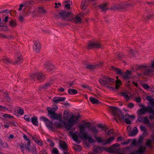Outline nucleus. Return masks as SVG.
I'll list each match as a JSON object with an SVG mask.
<instances>
[{
    "instance_id": "nucleus-46",
    "label": "nucleus",
    "mask_w": 154,
    "mask_h": 154,
    "mask_svg": "<svg viewBox=\"0 0 154 154\" xmlns=\"http://www.w3.org/2000/svg\"><path fill=\"white\" fill-rule=\"evenodd\" d=\"M0 29L2 30V31H5L8 29V27L6 26H0Z\"/></svg>"
},
{
    "instance_id": "nucleus-39",
    "label": "nucleus",
    "mask_w": 154,
    "mask_h": 154,
    "mask_svg": "<svg viewBox=\"0 0 154 154\" xmlns=\"http://www.w3.org/2000/svg\"><path fill=\"white\" fill-rule=\"evenodd\" d=\"M125 119L123 120H123L127 124H131V121L129 120V118L126 117L125 116Z\"/></svg>"
},
{
    "instance_id": "nucleus-6",
    "label": "nucleus",
    "mask_w": 154,
    "mask_h": 154,
    "mask_svg": "<svg viewBox=\"0 0 154 154\" xmlns=\"http://www.w3.org/2000/svg\"><path fill=\"white\" fill-rule=\"evenodd\" d=\"M87 13H85L84 11H82L80 13L79 15H77L75 18H71L70 19H68L66 21L69 22H72L75 23H80L81 22V19L80 17H82L83 16H85Z\"/></svg>"
},
{
    "instance_id": "nucleus-43",
    "label": "nucleus",
    "mask_w": 154,
    "mask_h": 154,
    "mask_svg": "<svg viewBox=\"0 0 154 154\" xmlns=\"http://www.w3.org/2000/svg\"><path fill=\"white\" fill-rule=\"evenodd\" d=\"M32 138L33 140L34 141L35 143L37 141H38V140H40V137L37 135L32 136Z\"/></svg>"
},
{
    "instance_id": "nucleus-32",
    "label": "nucleus",
    "mask_w": 154,
    "mask_h": 154,
    "mask_svg": "<svg viewBox=\"0 0 154 154\" xmlns=\"http://www.w3.org/2000/svg\"><path fill=\"white\" fill-rule=\"evenodd\" d=\"M95 138L97 140V142L99 143H102L103 144L105 140L104 139L101 137H98L97 135L94 136Z\"/></svg>"
},
{
    "instance_id": "nucleus-34",
    "label": "nucleus",
    "mask_w": 154,
    "mask_h": 154,
    "mask_svg": "<svg viewBox=\"0 0 154 154\" xmlns=\"http://www.w3.org/2000/svg\"><path fill=\"white\" fill-rule=\"evenodd\" d=\"M91 130L93 132L94 136H97V134L99 132V131L97 129L96 127L95 126H93L91 128Z\"/></svg>"
},
{
    "instance_id": "nucleus-38",
    "label": "nucleus",
    "mask_w": 154,
    "mask_h": 154,
    "mask_svg": "<svg viewBox=\"0 0 154 154\" xmlns=\"http://www.w3.org/2000/svg\"><path fill=\"white\" fill-rule=\"evenodd\" d=\"M69 113L66 111H65L63 114V118L64 120H67L68 119Z\"/></svg>"
},
{
    "instance_id": "nucleus-23",
    "label": "nucleus",
    "mask_w": 154,
    "mask_h": 154,
    "mask_svg": "<svg viewBox=\"0 0 154 154\" xmlns=\"http://www.w3.org/2000/svg\"><path fill=\"white\" fill-rule=\"evenodd\" d=\"M69 134L71 136L73 140L76 142L77 143H79V142L78 141V135L75 133H73L71 131H69Z\"/></svg>"
},
{
    "instance_id": "nucleus-57",
    "label": "nucleus",
    "mask_w": 154,
    "mask_h": 154,
    "mask_svg": "<svg viewBox=\"0 0 154 154\" xmlns=\"http://www.w3.org/2000/svg\"><path fill=\"white\" fill-rule=\"evenodd\" d=\"M143 137L142 136H141L139 138L138 142L139 143H141L143 142Z\"/></svg>"
},
{
    "instance_id": "nucleus-29",
    "label": "nucleus",
    "mask_w": 154,
    "mask_h": 154,
    "mask_svg": "<svg viewBox=\"0 0 154 154\" xmlns=\"http://www.w3.org/2000/svg\"><path fill=\"white\" fill-rule=\"evenodd\" d=\"M89 100L93 104H97L99 103V101L98 100L92 97H90Z\"/></svg>"
},
{
    "instance_id": "nucleus-2",
    "label": "nucleus",
    "mask_w": 154,
    "mask_h": 154,
    "mask_svg": "<svg viewBox=\"0 0 154 154\" xmlns=\"http://www.w3.org/2000/svg\"><path fill=\"white\" fill-rule=\"evenodd\" d=\"M48 113V115L53 120H57L59 121V122H54V125L57 128H59L62 127V125L60 122L62 120V113L59 114L56 113L54 110L53 109H47Z\"/></svg>"
},
{
    "instance_id": "nucleus-54",
    "label": "nucleus",
    "mask_w": 154,
    "mask_h": 154,
    "mask_svg": "<svg viewBox=\"0 0 154 154\" xmlns=\"http://www.w3.org/2000/svg\"><path fill=\"white\" fill-rule=\"evenodd\" d=\"M142 86L144 88L146 89H149V86L148 85L146 84H143L142 85Z\"/></svg>"
},
{
    "instance_id": "nucleus-56",
    "label": "nucleus",
    "mask_w": 154,
    "mask_h": 154,
    "mask_svg": "<svg viewBox=\"0 0 154 154\" xmlns=\"http://www.w3.org/2000/svg\"><path fill=\"white\" fill-rule=\"evenodd\" d=\"M135 100L137 103H140L141 102V98L140 97H136Z\"/></svg>"
},
{
    "instance_id": "nucleus-15",
    "label": "nucleus",
    "mask_w": 154,
    "mask_h": 154,
    "mask_svg": "<svg viewBox=\"0 0 154 154\" xmlns=\"http://www.w3.org/2000/svg\"><path fill=\"white\" fill-rule=\"evenodd\" d=\"M44 68L47 69V70L50 69L49 71H50L52 70L55 69L54 65L52 64L49 62H45L44 64Z\"/></svg>"
},
{
    "instance_id": "nucleus-26",
    "label": "nucleus",
    "mask_w": 154,
    "mask_h": 154,
    "mask_svg": "<svg viewBox=\"0 0 154 154\" xmlns=\"http://www.w3.org/2000/svg\"><path fill=\"white\" fill-rule=\"evenodd\" d=\"M114 137H110L106 140H105V141L103 143V144L105 145L108 144H110V142L113 141L114 140Z\"/></svg>"
},
{
    "instance_id": "nucleus-37",
    "label": "nucleus",
    "mask_w": 154,
    "mask_h": 154,
    "mask_svg": "<svg viewBox=\"0 0 154 154\" xmlns=\"http://www.w3.org/2000/svg\"><path fill=\"white\" fill-rule=\"evenodd\" d=\"M2 60L7 64L12 63V61L8 58H3Z\"/></svg>"
},
{
    "instance_id": "nucleus-63",
    "label": "nucleus",
    "mask_w": 154,
    "mask_h": 154,
    "mask_svg": "<svg viewBox=\"0 0 154 154\" xmlns=\"http://www.w3.org/2000/svg\"><path fill=\"white\" fill-rule=\"evenodd\" d=\"M128 106L129 107L132 108H133L134 106V104L132 103H130L128 105Z\"/></svg>"
},
{
    "instance_id": "nucleus-8",
    "label": "nucleus",
    "mask_w": 154,
    "mask_h": 154,
    "mask_svg": "<svg viewBox=\"0 0 154 154\" xmlns=\"http://www.w3.org/2000/svg\"><path fill=\"white\" fill-rule=\"evenodd\" d=\"M90 124V123L89 122H87L84 123L83 125L79 126V128L81 134L87 133L85 132L86 128H87L89 130L91 129L92 127Z\"/></svg>"
},
{
    "instance_id": "nucleus-16",
    "label": "nucleus",
    "mask_w": 154,
    "mask_h": 154,
    "mask_svg": "<svg viewBox=\"0 0 154 154\" xmlns=\"http://www.w3.org/2000/svg\"><path fill=\"white\" fill-rule=\"evenodd\" d=\"M103 149L105 150L106 149V148L98 146H94L93 147V149L94 152L97 153L102 152Z\"/></svg>"
},
{
    "instance_id": "nucleus-35",
    "label": "nucleus",
    "mask_w": 154,
    "mask_h": 154,
    "mask_svg": "<svg viewBox=\"0 0 154 154\" xmlns=\"http://www.w3.org/2000/svg\"><path fill=\"white\" fill-rule=\"evenodd\" d=\"M107 4H104L103 5H100L99 7L101 9L102 11H104L107 10L106 7Z\"/></svg>"
},
{
    "instance_id": "nucleus-3",
    "label": "nucleus",
    "mask_w": 154,
    "mask_h": 154,
    "mask_svg": "<svg viewBox=\"0 0 154 154\" xmlns=\"http://www.w3.org/2000/svg\"><path fill=\"white\" fill-rule=\"evenodd\" d=\"M78 116H72L67 120V122H65L64 124L66 129L67 130H69L74 125V123L77 122L76 121L79 119Z\"/></svg>"
},
{
    "instance_id": "nucleus-7",
    "label": "nucleus",
    "mask_w": 154,
    "mask_h": 154,
    "mask_svg": "<svg viewBox=\"0 0 154 154\" xmlns=\"http://www.w3.org/2000/svg\"><path fill=\"white\" fill-rule=\"evenodd\" d=\"M142 108L139 110H138L137 111V112H139L140 115H144L146 112H152L153 114L154 113V111L152 107H147L143 105H142Z\"/></svg>"
},
{
    "instance_id": "nucleus-11",
    "label": "nucleus",
    "mask_w": 154,
    "mask_h": 154,
    "mask_svg": "<svg viewBox=\"0 0 154 154\" xmlns=\"http://www.w3.org/2000/svg\"><path fill=\"white\" fill-rule=\"evenodd\" d=\"M58 14L62 18V20H66V18L71 16L72 13L70 12H67L65 11H61L58 13Z\"/></svg>"
},
{
    "instance_id": "nucleus-62",
    "label": "nucleus",
    "mask_w": 154,
    "mask_h": 154,
    "mask_svg": "<svg viewBox=\"0 0 154 154\" xmlns=\"http://www.w3.org/2000/svg\"><path fill=\"white\" fill-rule=\"evenodd\" d=\"M113 130L112 129L109 130L107 133V134L109 136L113 132Z\"/></svg>"
},
{
    "instance_id": "nucleus-4",
    "label": "nucleus",
    "mask_w": 154,
    "mask_h": 154,
    "mask_svg": "<svg viewBox=\"0 0 154 154\" xmlns=\"http://www.w3.org/2000/svg\"><path fill=\"white\" fill-rule=\"evenodd\" d=\"M109 110L115 117L119 118L120 120L124 119V115L122 114V111L117 107L111 106L110 107Z\"/></svg>"
},
{
    "instance_id": "nucleus-19",
    "label": "nucleus",
    "mask_w": 154,
    "mask_h": 154,
    "mask_svg": "<svg viewBox=\"0 0 154 154\" xmlns=\"http://www.w3.org/2000/svg\"><path fill=\"white\" fill-rule=\"evenodd\" d=\"M66 97H55L53 98L52 100L54 103L55 104H57L60 102L64 101Z\"/></svg>"
},
{
    "instance_id": "nucleus-18",
    "label": "nucleus",
    "mask_w": 154,
    "mask_h": 154,
    "mask_svg": "<svg viewBox=\"0 0 154 154\" xmlns=\"http://www.w3.org/2000/svg\"><path fill=\"white\" fill-rule=\"evenodd\" d=\"M16 57L17 58L15 62L13 63V64H19L22 62L23 57L20 54L16 55Z\"/></svg>"
},
{
    "instance_id": "nucleus-9",
    "label": "nucleus",
    "mask_w": 154,
    "mask_h": 154,
    "mask_svg": "<svg viewBox=\"0 0 154 154\" xmlns=\"http://www.w3.org/2000/svg\"><path fill=\"white\" fill-rule=\"evenodd\" d=\"M90 124V123L89 122H87L84 123L83 125L79 126V128L81 134L87 133L85 132L86 128H87L89 130L91 129L92 127Z\"/></svg>"
},
{
    "instance_id": "nucleus-22",
    "label": "nucleus",
    "mask_w": 154,
    "mask_h": 154,
    "mask_svg": "<svg viewBox=\"0 0 154 154\" xmlns=\"http://www.w3.org/2000/svg\"><path fill=\"white\" fill-rule=\"evenodd\" d=\"M120 95L121 96H123L124 98L127 101L129 100L130 99V97L128 95L126 92H122L120 93Z\"/></svg>"
},
{
    "instance_id": "nucleus-30",
    "label": "nucleus",
    "mask_w": 154,
    "mask_h": 154,
    "mask_svg": "<svg viewBox=\"0 0 154 154\" xmlns=\"http://www.w3.org/2000/svg\"><path fill=\"white\" fill-rule=\"evenodd\" d=\"M9 25L11 27L14 28L17 26V23L15 20H12L10 21Z\"/></svg>"
},
{
    "instance_id": "nucleus-31",
    "label": "nucleus",
    "mask_w": 154,
    "mask_h": 154,
    "mask_svg": "<svg viewBox=\"0 0 154 154\" xmlns=\"http://www.w3.org/2000/svg\"><path fill=\"white\" fill-rule=\"evenodd\" d=\"M131 72L130 71L127 70L125 73H122V74L121 75L123 76L125 78L127 79H128L130 75Z\"/></svg>"
},
{
    "instance_id": "nucleus-5",
    "label": "nucleus",
    "mask_w": 154,
    "mask_h": 154,
    "mask_svg": "<svg viewBox=\"0 0 154 154\" xmlns=\"http://www.w3.org/2000/svg\"><path fill=\"white\" fill-rule=\"evenodd\" d=\"M44 74L41 72H37L33 73L30 77L31 80L35 81L37 79L38 81L41 82L43 81L45 78Z\"/></svg>"
},
{
    "instance_id": "nucleus-10",
    "label": "nucleus",
    "mask_w": 154,
    "mask_h": 154,
    "mask_svg": "<svg viewBox=\"0 0 154 154\" xmlns=\"http://www.w3.org/2000/svg\"><path fill=\"white\" fill-rule=\"evenodd\" d=\"M86 48L88 49L97 48H102V46L100 44L89 41Z\"/></svg>"
},
{
    "instance_id": "nucleus-53",
    "label": "nucleus",
    "mask_w": 154,
    "mask_h": 154,
    "mask_svg": "<svg viewBox=\"0 0 154 154\" xmlns=\"http://www.w3.org/2000/svg\"><path fill=\"white\" fill-rule=\"evenodd\" d=\"M17 113L20 115H23L24 113V111L22 109H20L17 110Z\"/></svg>"
},
{
    "instance_id": "nucleus-51",
    "label": "nucleus",
    "mask_w": 154,
    "mask_h": 154,
    "mask_svg": "<svg viewBox=\"0 0 154 154\" xmlns=\"http://www.w3.org/2000/svg\"><path fill=\"white\" fill-rule=\"evenodd\" d=\"M144 118L143 116H141L139 117L137 119V121H139L140 122L143 123Z\"/></svg>"
},
{
    "instance_id": "nucleus-12",
    "label": "nucleus",
    "mask_w": 154,
    "mask_h": 154,
    "mask_svg": "<svg viewBox=\"0 0 154 154\" xmlns=\"http://www.w3.org/2000/svg\"><path fill=\"white\" fill-rule=\"evenodd\" d=\"M103 63V62H100L99 63L92 64H87L86 67L88 69H93L99 68L102 66Z\"/></svg>"
},
{
    "instance_id": "nucleus-1",
    "label": "nucleus",
    "mask_w": 154,
    "mask_h": 154,
    "mask_svg": "<svg viewBox=\"0 0 154 154\" xmlns=\"http://www.w3.org/2000/svg\"><path fill=\"white\" fill-rule=\"evenodd\" d=\"M116 78L117 80L115 81L108 76H105L103 79H99L98 81L102 86H105L110 90L114 91L115 89L117 90L122 84L121 81L118 79V77L116 76Z\"/></svg>"
},
{
    "instance_id": "nucleus-33",
    "label": "nucleus",
    "mask_w": 154,
    "mask_h": 154,
    "mask_svg": "<svg viewBox=\"0 0 154 154\" xmlns=\"http://www.w3.org/2000/svg\"><path fill=\"white\" fill-rule=\"evenodd\" d=\"M31 122L33 125L36 126H38V123L36 117H33L31 119Z\"/></svg>"
},
{
    "instance_id": "nucleus-64",
    "label": "nucleus",
    "mask_w": 154,
    "mask_h": 154,
    "mask_svg": "<svg viewBox=\"0 0 154 154\" xmlns=\"http://www.w3.org/2000/svg\"><path fill=\"white\" fill-rule=\"evenodd\" d=\"M151 105L154 106V99H151L150 101L149 102Z\"/></svg>"
},
{
    "instance_id": "nucleus-36",
    "label": "nucleus",
    "mask_w": 154,
    "mask_h": 154,
    "mask_svg": "<svg viewBox=\"0 0 154 154\" xmlns=\"http://www.w3.org/2000/svg\"><path fill=\"white\" fill-rule=\"evenodd\" d=\"M68 93L70 94H75L77 93V91L74 89H70L68 90Z\"/></svg>"
},
{
    "instance_id": "nucleus-24",
    "label": "nucleus",
    "mask_w": 154,
    "mask_h": 154,
    "mask_svg": "<svg viewBox=\"0 0 154 154\" xmlns=\"http://www.w3.org/2000/svg\"><path fill=\"white\" fill-rule=\"evenodd\" d=\"M143 123L146 124H148V126L150 127H152L154 125L153 123H150L149 122L147 117L146 116H145L144 118Z\"/></svg>"
},
{
    "instance_id": "nucleus-14",
    "label": "nucleus",
    "mask_w": 154,
    "mask_h": 154,
    "mask_svg": "<svg viewBox=\"0 0 154 154\" xmlns=\"http://www.w3.org/2000/svg\"><path fill=\"white\" fill-rule=\"evenodd\" d=\"M80 137L81 138H83L85 139L88 140V141L90 143H92L94 142V140L91 137H89L87 133H84L83 134H80ZM91 137V136H90Z\"/></svg>"
},
{
    "instance_id": "nucleus-60",
    "label": "nucleus",
    "mask_w": 154,
    "mask_h": 154,
    "mask_svg": "<svg viewBox=\"0 0 154 154\" xmlns=\"http://www.w3.org/2000/svg\"><path fill=\"white\" fill-rule=\"evenodd\" d=\"M152 143V142L150 140L148 139L146 142V146H148L149 145H150Z\"/></svg>"
},
{
    "instance_id": "nucleus-25",
    "label": "nucleus",
    "mask_w": 154,
    "mask_h": 154,
    "mask_svg": "<svg viewBox=\"0 0 154 154\" xmlns=\"http://www.w3.org/2000/svg\"><path fill=\"white\" fill-rule=\"evenodd\" d=\"M153 70L150 68L146 69L144 71V74L146 75H152Z\"/></svg>"
},
{
    "instance_id": "nucleus-42",
    "label": "nucleus",
    "mask_w": 154,
    "mask_h": 154,
    "mask_svg": "<svg viewBox=\"0 0 154 154\" xmlns=\"http://www.w3.org/2000/svg\"><path fill=\"white\" fill-rule=\"evenodd\" d=\"M51 85V83L50 82H48L44 85L42 86V88L44 89H46L48 88V87L50 86Z\"/></svg>"
},
{
    "instance_id": "nucleus-17",
    "label": "nucleus",
    "mask_w": 154,
    "mask_h": 154,
    "mask_svg": "<svg viewBox=\"0 0 154 154\" xmlns=\"http://www.w3.org/2000/svg\"><path fill=\"white\" fill-rule=\"evenodd\" d=\"M145 148L142 146H140L137 151H136L134 152H131L130 154H142L145 151Z\"/></svg>"
},
{
    "instance_id": "nucleus-28",
    "label": "nucleus",
    "mask_w": 154,
    "mask_h": 154,
    "mask_svg": "<svg viewBox=\"0 0 154 154\" xmlns=\"http://www.w3.org/2000/svg\"><path fill=\"white\" fill-rule=\"evenodd\" d=\"M138 132L137 129V127H134L133 131H131L129 134V136H133L135 135Z\"/></svg>"
},
{
    "instance_id": "nucleus-47",
    "label": "nucleus",
    "mask_w": 154,
    "mask_h": 154,
    "mask_svg": "<svg viewBox=\"0 0 154 154\" xmlns=\"http://www.w3.org/2000/svg\"><path fill=\"white\" fill-rule=\"evenodd\" d=\"M40 119L41 120L44 121L45 122V123L47 122L49 120L47 118L44 116L40 117Z\"/></svg>"
},
{
    "instance_id": "nucleus-13",
    "label": "nucleus",
    "mask_w": 154,
    "mask_h": 154,
    "mask_svg": "<svg viewBox=\"0 0 154 154\" xmlns=\"http://www.w3.org/2000/svg\"><path fill=\"white\" fill-rule=\"evenodd\" d=\"M34 45L33 46V50L35 52L38 53L39 52L41 46L40 43L38 40L35 41L34 42Z\"/></svg>"
},
{
    "instance_id": "nucleus-40",
    "label": "nucleus",
    "mask_w": 154,
    "mask_h": 154,
    "mask_svg": "<svg viewBox=\"0 0 154 154\" xmlns=\"http://www.w3.org/2000/svg\"><path fill=\"white\" fill-rule=\"evenodd\" d=\"M122 8V7L119 5H115L113 6L112 8V9L115 10L116 9H121Z\"/></svg>"
},
{
    "instance_id": "nucleus-41",
    "label": "nucleus",
    "mask_w": 154,
    "mask_h": 154,
    "mask_svg": "<svg viewBox=\"0 0 154 154\" xmlns=\"http://www.w3.org/2000/svg\"><path fill=\"white\" fill-rule=\"evenodd\" d=\"M10 124L11 126H14V127H18L19 125L17 123L15 122L14 120L10 122Z\"/></svg>"
},
{
    "instance_id": "nucleus-48",
    "label": "nucleus",
    "mask_w": 154,
    "mask_h": 154,
    "mask_svg": "<svg viewBox=\"0 0 154 154\" xmlns=\"http://www.w3.org/2000/svg\"><path fill=\"white\" fill-rule=\"evenodd\" d=\"M52 153L54 154H60L58 149L56 148H53Z\"/></svg>"
},
{
    "instance_id": "nucleus-49",
    "label": "nucleus",
    "mask_w": 154,
    "mask_h": 154,
    "mask_svg": "<svg viewBox=\"0 0 154 154\" xmlns=\"http://www.w3.org/2000/svg\"><path fill=\"white\" fill-rule=\"evenodd\" d=\"M24 119L28 122H30L31 119L28 115H25L24 117Z\"/></svg>"
},
{
    "instance_id": "nucleus-27",
    "label": "nucleus",
    "mask_w": 154,
    "mask_h": 154,
    "mask_svg": "<svg viewBox=\"0 0 154 154\" xmlns=\"http://www.w3.org/2000/svg\"><path fill=\"white\" fill-rule=\"evenodd\" d=\"M111 69L113 71H115L117 74H122V71L119 68H117L114 66H112L111 67Z\"/></svg>"
},
{
    "instance_id": "nucleus-50",
    "label": "nucleus",
    "mask_w": 154,
    "mask_h": 154,
    "mask_svg": "<svg viewBox=\"0 0 154 154\" xmlns=\"http://www.w3.org/2000/svg\"><path fill=\"white\" fill-rule=\"evenodd\" d=\"M107 151L110 153H113L114 152V148L112 146L109 148L108 149Z\"/></svg>"
},
{
    "instance_id": "nucleus-52",
    "label": "nucleus",
    "mask_w": 154,
    "mask_h": 154,
    "mask_svg": "<svg viewBox=\"0 0 154 154\" xmlns=\"http://www.w3.org/2000/svg\"><path fill=\"white\" fill-rule=\"evenodd\" d=\"M36 143L40 146H42L43 144V142L41 140L37 141Z\"/></svg>"
},
{
    "instance_id": "nucleus-21",
    "label": "nucleus",
    "mask_w": 154,
    "mask_h": 154,
    "mask_svg": "<svg viewBox=\"0 0 154 154\" xmlns=\"http://www.w3.org/2000/svg\"><path fill=\"white\" fill-rule=\"evenodd\" d=\"M60 145L61 147L63 149V151H67V145L66 143L64 141H61L60 143Z\"/></svg>"
},
{
    "instance_id": "nucleus-44",
    "label": "nucleus",
    "mask_w": 154,
    "mask_h": 154,
    "mask_svg": "<svg viewBox=\"0 0 154 154\" xmlns=\"http://www.w3.org/2000/svg\"><path fill=\"white\" fill-rule=\"evenodd\" d=\"M38 12L41 13H44L45 12V11L42 7H39L38 8Z\"/></svg>"
},
{
    "instance_id": "nucleus-59",
    "label": "nucleus",
    "mask_w": 154,
    "mask_h": 154,
    "mask_svg": "<svg viewBox=\"0 0 154 154\" xmlns=\"http://www.w3.org/2000/svg\"><path fill=\"white\" fill-rule=\"evenodd\" d=\"M140 128L142 131H146V129L145 127L141 125L140 126Z\"/></svg>"
},
{
    "instance_id": "nucleus-58",
    "label": "nucleus",
    "mask_w": 154,
    "mask_h": 154,
    "mask_svg": "<svg viewBox=\"0 0 154 154\" xmlns=\"http://www.w3.org/2000/svg\"><path fill=\"white\" fill-rule=\"evenodd\" d=\"M149 113L151 114V115L149 116V119L150 120H152V119H154V112L153 114L152 112Z\"/></svg>"
},
{
    "instance_id": "nucleus-20",
    "label": "nucleus",
    "mask_w": 154,
    "mask_h": 154,
    "mask_svg": "<svg viewBox=\"0 0 154 154\" xmlns=\"http://www.w3.org/2000/svg\"><path fill=\"white\" fill-rule=\"evenodd\" d=\"M45 125L47 127L52 131H54L55 130V128L54 127L53 123L49 120L47 122L45 123Z\"/></svg>"
},
{
    "instance_id": "nucleus-61",
    "label": "nucleus",
    "mask_w": 154,
    "mask_h": 154,
    "mask_svg": "<svg viewBox=\"0 0 154 154\" xmlns=\"http://www.w3.org/2000/svg\"><path fill=\"white\" fill-rule=\"evenodd\" d=\"M81 8L82 9L84 10L85 9L86 7L84 4V2H82L81 6Z\"/></svg>"
},
{
    "instance_id": "nucleus-45",
    "label": "nucleus",
    "mask_w": 154,
    "mask_h": 154,
    "mask_svg": "<svg viewBox=\"0 0 154 154\" xmlns=\"http://www.w3.org/2000/svg\"><path fill=\"white\" fill-rule=\"evenodd\" d=\"M74 148L76 151H80L81 149V147L79 145H76L74 146Z\"/></svg>"
},
{
    "instance_id": "nucleus-55",
    "label": "nucleus",
    "mask_w": 154,
    "mask_h": 154,
    "mask_svg": "<svg viewBox=\"0 0 154 154\" xmlns=\"http://www.w3.org/2000/svg\"><path fill=\"white\" fill-rule=\"evenodd\" d=\"M3 116L5 117H8L9 118H14L13 116H11L10 115L8 114H5L3 115Z\"/></svg>"
}]
</instances>
